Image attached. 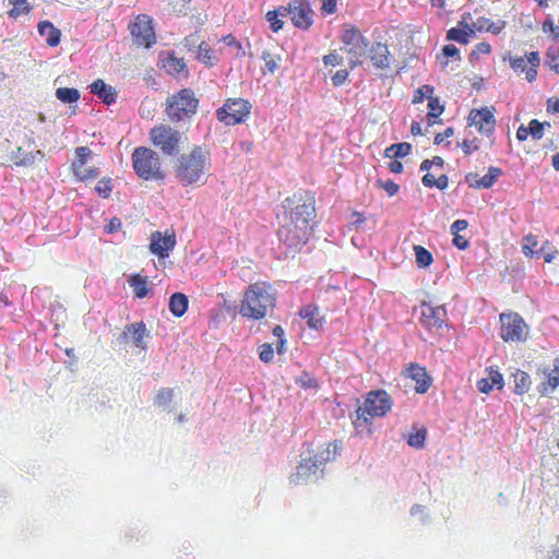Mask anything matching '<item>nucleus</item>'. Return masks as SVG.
Wrapping results in <instances>:
<instances>
[{
  "mask_svg": "<svg viewBox=\"0 0 559 559\" xmlns=\"http://www.w3.org/2000/svg\"><path fill=\"white\" fill-rule=\"evenodd\" d=\"M370 59L378 69H385L390 66V52L385 44L376 43L370 48Z\"/></svg>",
  "mask_w": 559,
  "mask_h": 559,
  "instance_id": "obj_22",
  "label": "nucleus"
},
{
  "mask_svg": "<svg viewBox=\"0 0 559 559\" xmlns=\"http://www.w3.org/2000/svg\"><path fill=\"white\" fill-rule=\"evenodd\" d=\"M122 224L120 218L112 217L109 219V222L105 225L104 230L106 234H112L118 231L121 228Z\"/></svg>",
  "mask_w": 559,
  "mask_h": 559,
  "instance_id": "obj_54",
  "label": "nucleus"
},
{
  "mask_svg": "<svg viewBox=\"0 0 559 559\" xmlns=\"http://www.w3.org/2000/svg\"><path fill=\"white\" fill-rule=\"evenodd\" d=\"M502 389L503 377L498 370L488 369V377L478 380L477 388L483 393H489L493 388Z\"/></svg>",
  "mask_w": 559,
  "mask_h": 559,
  "instance_id": "obj_24",
  "label": "nucleus"
},
{
  "mask_svg": "<svg viewBox=\"0 0 559 559\" xmlns=\"http://www.w3.org/2000/svg\"><path fill=\"white\" fill-rule=\"evenodd\" d=\"M164 68L169 74H179L186 69V63L182 58L176 57L174 53L168 55L164 60Z\"/></svg>",
  "mask_w": 559,
  "mask_h": 559,
  "instance_id": "obj_34",
  "label": "nucleus"
},
{
  "mask_svg": "<svg viewBox=\"0 0 559 559\" xmlns=\"http://www.w3.org/2000/svg\"><path fill=\"white\" fill-rule=\"evenodd\" d=\"M112 180L109 177L100 179L95 186L96 193L103 199H108L112 192Z\"/></svg>",
  "mask_w": 559,
  "mask_h": 559,
  "instance_id": "obj_43",
  "label": "nucleus"
},
{
  "mask_svg": "<svg viewBox=\"0 0 559 559\" xmlns=\"http://www.w3.org/2000/svg\"><path fill=\"white\" fill-rule=\"evenodd\" d=\"M502 170L498 167H489L488 173L478 180V189H488L501 176Z\"/></svg>",
  "mask_w": 559,
  "mask_h": 559,
  "instance_id": "obj_39",
  "label": "nucleus"
},
{
  "mask_svg": "<svg viewBox=\"0 0 559 559\" xmlns=\"http://www.w3.org/2000/svg\"><path fill=\"white\" fill-rule=\"evenodd\" d=\"M547 376V382H543L538 386L539 393L547 395L551 393L559 385V358L554 360V369L545 371Z\"/></svg>",
  "mask_w": 559,
  "mask_h": 559,
  "instance_id": "obj_25",
  "label": "nucleus"
},
{
  "mask_svg": "<svg viewBox=\"0 0 559 559\" xmlns=\"http://www.w3.org/2000/svg\"><path fill=\"white\" fill-rule=\"evenodd\" d=\"M445 310L442 307L433 308L424 304L421 306V323L428 329H439L444 321Z\"/></svg>",
  "mask_w": 559,
  "mask_h": 559,
  "instance_id": "obj_19",
  "label": "nucleus"
},
{
  "mask_svg": "<svg viewBox=\"0 0 559 559\" xmlns=\"http://www.w3.org/2000/svg\"><path fill=\"white\" fill-rule=\"evenodd\" d=\"M44 153L40 150L35 152L26 153L22 147H17L14 153L13 159L15 166H31L35 163L36 158H44Z\"/></svg>",
  "mask_w": 559,
  "mask_h": 559,
  "instance_id": "obj_27",
  "label": "nucleus"
},
{
  "mask_svg": "<svg viewBox=\"0 0 559 559\" xmlns=\"http://www.w3.org/2000/svg\"><path fill=\"white\" fill-rule=\"evenodd\" d=\"M189 300L182 293H175L169 298V311L177 318L182 317L188 310Z\"/></svg>",
  "mask_w": 559,
  "mask_h": 559,
  "instance_id": "obj_26",
  "label": "nucleus"
},
{
  "mask_svg": "<svg viewBox=\"0 0 559 559\" xmlns=\"http://www.w3.org/2000/svg\"><path fill=\"white\" fill-rule=\"evenodd\" d=\"M462 148L466 155H469L474 151L478 150V145L475 143V140H472V141L464 140L462 143Z\"/></svg>",
  "mask_w": 559,
  "mask_h": 559,
  "instance_id": "obj_62",
  "label": "nucleus"
},
{
  "mask_svg": "<svg viewBox=\"0 0 559 559\" xmlns=\"http://www.w3.org/2000/svg\"><path fill=\"white\" fill-rule=\"evenodd\" d=\"M277 236L289 248H299L308 242L316 218V199L313 193L299 190L287 197L283 203Z\"/></svg>",
  "mask_w": 559,
  "mask_h": 559,
  "instance_id": "obj_1",
  "label": "nucleus"
},
{
  "mask_svg": "<svg viewBox=\"0 0 559 559\" xmlns=\"http://www.w3.org/2000/svg\"><path fill=\"white\" fill-rule=\"evenodd\" d=\"M391 407L392 400L385 391H371L367 394L364 404L358 407L353 424L357 429L369 426L374 417L386 415Z\"/></svg>",
  "mask_w": 559,
  "mask_h": 559,
  "instance_id": "obj_5",
  "label": "nucleus"
},
{
  "mask_svg": "<svg viewBox=\"0 0 559 559\" xmlns=\"http://www.w3.org/2000/svg\"><path fill=\"white\" fill-rule=\"evenodd\" d=\"M252 105L245 98H227L224 105L216 109L215 115L225 126H236L246 122L249 118Z\"/></svg>",
  "mask_w": 559,
  "mask_h": 559,
  "instance_id": "obj_8",
  "label": "nucleus"
},
{
  "mask_svg": "<svg viewBox=\"0 0 559 559\" xmlns=\"http://www.w3.org/2000/svg\"><path fill=\"white\" fill-rule=\"evenodd\" d=\"M388 168L393 174H401L403 171V164L397 159H393L389 163Z\"/></svg>",
  "mask_w": 559,
  "mask_h": 559,
  "instance_id": "obj_64",
  "label": "nucleus"
},
{
  "mask_svg": "<svg viewBox=\"0 0 559 559\" xmlns=\"http://www.w3.org/2000/svg\"><path fill=\"white\" fill-rule=\"evenodd\" d=\"M443 110H444V108L440 104L439 98L435 97V96L430 97V99L428 100V114H427L428 126L440 123L439 117L441 116Z\"/></svg>",
  "mask_w": 559,
  "mask_h": 559,
  "instance_id": "obj_29",
  "label": "nucleus"
},
{
  "mask_svg": "<svg viewBox=\"0 0 559 559\" xmlns=\"http://www.w3.org/2000/svg\"><path fill=\"white\" fill-rule=\"evenodd\" d=\"M199 98L191 88H181L170 95L165 103V115L169 121L177 123L190 120L198 110Z\"/></svg>",
  "mask_w": 559,
  "mask_h": 559,
  "instance_id": "obj_6",
  "label": "nucleus"
},
{
  "mask_svg": "<svg viewBox=\"0 0 559 559\" xmlns=\"http://www.w3.org/2000/svg\"><path fill=\"white\" fill-rule=\"evenodd\" d=\"M90 87L91 93L100 98L106 105H111L116 102L117 92L102 79L95 80Z\"/></svg>",
  "mask_w": 559,
  "mask_h": 559,
  "instance_id": "obj_21",
  "label": "nucleus"
},
{
  "mask_svg": "<svg viewBox=\"0 0 559 559\" xmlns=\"http://www.w3.org/2000/svg\"><path fill=\"white\" fill-rule=\"evenodd\" d=\"M284 16H286V14L282 11V5L266 13V21L270 23V28L274 33H277L283 28L284 22L282 21L281 17Z\"/></svg>",
  "mask_w": 559,
  "mask_h": 559,
  "instance_id": "obj_35",
  "label": "nucleus"
},
{
  "mask_svg": "<svg viewBox=\"0 0 559 559\" xmlns=\"http://www.w3.org/2000/svg\"><path fill=\"white\" fill-rule=\"evenodd\" d=\"M543 31L545 33L550 32L555 38H559V26L555 25L552 20H550V19H547L543 23Z\"/></svg>",
  "mask_w": 559,
  "mask_h": 559,
  "instance_id": "obj_58",
  "label": "nucleus"
},
{
  "mask_svg": "<svg viewBox=\"0 0 559 559\" xmlns=\"http://www.w3.org/2000/svg\"><path fill=\"white\" fill-rule=\"evenodd\" d=\"M526 64L524 57L510 58V66L515 71L524 72L526 70Z\"/></svg>",
  "mask_w": 559,
  "mask_h": 559,
  "instance_id": "obj_56",
  "label": "nucleus"
},
{
  "mask_svg": "<svg viewBox=\"0 0 559 559\" xmlns=\"http://www.w3.org/2000/svg\"><path fill=\"white\" fill-rule=\"evenodd\" d=\"M501 337L506 341L521 342L526 337V323L516 313L500 314Z\"/></svg>",
  "mask_w": 559,
  "mask_h": 559,
  "instance_id": "obj_13",
  "label": "nucleus"
},
{
  "mask_svg": "<svg viewBox=\"0 0 559 559\" xmlns=\"http://www.w3.org/2000/svg\"><path fill=\"white\" fill-rule=\"evenodd\" d=\"M506 23L503 21L492 22L490 21V24L488 26V32L492 34H499L502 28L504 27Z\"/></svg>",
  "mask_w": 559,
  "mask_h": 559,
  "instance_id": "obj_63",
  "label": "nucleus"
},
{
  "mask_svg": "<svg viewBox=\"0 0 559 559\" xmlns=\"http://www.w3.org/2000/svg\"><path fill=\"white\" fill-rule=\"evenodd\" d=\"M173 393H174L173 390L169 388L160 389L156 394V399H155L156 405H158V406L168 405L173 400V395H174Z\"/></svg>",
  "mask_w": 559,
  "mask_h": 559,
  "instance_id": "obj_49",
  "label": "nucleus"
},
{
  "mask_svg": "<svg viewBox=\"0 0 559 559\" xmlns=\"http://www.w3.org/2000/svg\"><path fill=\"white\" fill-rule=\"evenodd\" d=\"M296 383L304 389L318 388V381L307 371L302 372L300 377L296 378Z\"/></svg>",
  "mask_w": 559,
  "mask_h": 559,
  "instance_id": "obj_50",
  "label": "nucleus"
},
{
  "mask_svg": "<svg viewBox=\"0 0 559 559\" xmlns=\"http://www.w3.org/2000/svg\"><path fill=\"white\" fill-rule=\"evenodd\" d=\"M90 156H91V150L87 146L76 147L75 148L76 160L72 164L71 167L84 166Z\"/></svg>",
  "mask_w": 559,
  "mask_h": 559,
  "instance_id": "obj_48",
  "label": "nucleus"
},
{
  "mask_svg": "<svg viewBox=\"0 0 559 559\" xmlns=\"http://www.w3.org/2000/svg\"><path fill=\"white\" fill-rule=\"evenodd\" d=\"M38 33L45 37L46 44L50 47H57L61 40V32L49 21L38 23Z\"/></svg>",
  "mask_w": 559,
  "mask_h": 559,
  "instance_id": "obj_23",
  "label": "nucleus"
},
{
  "mask_svg": "<svg viewBox=\"0 0 559 559\" xmlns=\"http://www.w3.org/2000/svg\"><path fill=\"white\" fill-rule=\"evenodd\" d=\"M423 185L427 188H438L440 190H443L449 185L448 176L440 175L438 178H436L432 174L427 173L421 178Z\"/></svg>",
  "mask_w": 559,
  "mask_h": 559,
  "instance_id": "obj_36",
  "label": "nucleus"
},
{
  "mask_svg": "<svg viewBox=\"0 0 559 559\" xmlns=\"http://www.w3.org/2000/svg\"><path fill=\"white\" fill-rule=\"evenodd\" d=\"M71 168H72V171H73L75 178L80 181L94 179V178L98 177V175H99V170L96 167H85V165H84V166L71 167Z\"/></svg>",
  "mask_w": 559,
  "mask_h": 559,
  "instance_id": "obj_40",
  "label": "nucleus"
},
{
  "mask_svg": "<svg viewBox=\"0 0 559 559\" xmlns=\"http://www.w3.org/2000/svg\"><path fill=\"white\" fill-rule=\"evenodd\" d=\"M264 61L263 73L274 74L281 67L282 57L271 50H264L261 56Z\"/></svg>",
  "mask_w": 559,
  "mask_h": 559,
  "instance_id": "obj_28",
  "label": "nucleus"
},
{
  "mask_svg": "<svg viewBox=\"0 0 559 559\" xmlns=\"http://www.w3.org/2000/svg\"><path fill=\"white\" fill-rule=\"evenodd\" d=\"M454 56V44H449L443 47V57H438L442 66L448 64V58Z\"/></svg>",
  "mask_w": 559,
  "mask_h": 559,
  "instance_id": "obj_57",
  "label": "nucleus"
},
{
  "mask_svg": "<svg viewBox=\"0 0 559 559\" xmlns=\"http://www.w3.org/2000/svg\"><path fill=\"white\" fill-rule=\"evenodd\" d=\"M273 335L277 338L276 350L280 355L286 352V338L285 331L281 325L274 326L272 331Z\"/></svg>",
  "mask_w": 559,
  "mask_h": 559,
  "instance_id": "obj_47",
  "label": "nucleus"
},
{
  "mask_svg": "<svg viewBox=\"0 0 559 559\" xmlns=\"http://www.w3.org/2000/svg\"><path fill=\"white\" fill-rule=\"evenodd\" d=\"M150 141L164 155H176L180 148V133L168 124L153 127L150 130Z\"/></svg>",
  "mask_w": 559,
  "mask_h": 559,
  "instance_id": "obj_9",
  "label": "nucleus"
},
{
  "mask_svg": "<svg viewBox=\"0 0 559 559\" xmlns=\"http://www.w3.org/2000/svg\"><path fill=\"white\" fill-rule=\"evenodd\" d=\"M132 167L136 176L143 180L163 181L165 173L159 155L150 147H135L132 155Z\"/></svg>",
  "mask_w": 559,
  "mask_h": 559,
  "instance_id": "obj_7",
  "label": "nucleus"
},
{
  "mask_svg": "<svg viewBox=\"0 0 559 559\" xmlns=\"http://www.w3.org/2000/svg\"><path fill=\"white\" fill-rule=\"evenodd\" d=\"M468 121L469 126H475L484 134H490L496 123L492 111L487 107L472 110L468 115Z\"/></svg>",
  "mask_w": 559,
  "mask_h": 559,
  "instance_id": "obj_16",
  "label": "nucleus"
},
{
  "mask_svg": "<svg viewBox=\"0 0 559 559\" xmlns=\"http://www.w3.org/2000/svg\"><path fill=\"white\" fill-rule=\"evenodd\" d=\"M282 11L299 29L307 31L313 24L314 12L308 0H292L286 5H282Z\"/></svg>",
  "mask_w": 559,
  "mask_h": 559,
  "instance_id": "obj_11",
  "label": "nucleus"
},
{
  "mask_svg": "<svg viewBox=\"0 0 559 559\" xmlns=\"http://www.w3.org/2000/svg\"><path fill=\"white\" fill-rule=\"evenodd\" d=\"M130 286L133 288L134 295L138 298H144L147 293V278L139 274L132 275L129 280Z\"/></svg>",
  "mask_w": 559,
  "mask_h": 559,
  "instance_id": "obj_32",
  "label": "nucleus"
},
{
  "mask_svg": "<svg viewBox=\"0 0 559 559\" xmlns=\"http://www.w3.org/2000/svg\"><path fill=\"white\" fill-rule=\"evenodd\" d=\"M322 12L332 14L336 11V0H322Z\"/></svg>",
  "mask_w": 559,
  "mask_h": 559,
  "instance_id": "obj_60",
  "label": "nucleus"
},
{
  "mask_svg": "<svg viewBox=\"0 0 559 559\" xmlns=\"http://www.w3.org/2000/svg\"><path fill=\"white\" fill-rule=\"evenodd\" d=\"M435 88L431 85H423L415 90L413 96V104L423 103L425 99H430L433 96Z\"/></svg>",
  "mask_w": 559,
  "mask_h": 559,
  "instance_id": "obj_44",
  "label": "nucleus"
},
{
  "mask_svg": "<svg viewBox=\"0 0 559 559\" xmlns=\"http://www.w3.org/2000/svg\"><path fill=\"white\" fill-rule=\"evenodd\" d=\"M490 24V20L485 17H478L475 22H469L467 17L463 16L462 21L456 27V43L466 44L468 37L474 35L476 31H487Z\"/></svg>",
  "mask_w": 559,
  "mask_h": 559,
  "instance_id": "obj_14",
  "label": "nucleus"
},
{
  "mask_svg": "<svg viewBox=\"0 0 559 559\" xmlns=\"http://www.w3.org/2000/svg\"><path fill=\"white\" fill-rule=\"evenodd\" d=\"M347 78L348 72L346 70H340L333 75L332 81L334 85H341L347 80Z\"/></svg>",
  "mask_w": 559,
  "mask_h": 559,
  "instance_id": "obj_59",
  "label": "nucleus"
},
{
  "mask_svg": "<svg viewBox=\"0 0 559 559\" xmlns=\"http://www.w3.org/2000/svg\"><path fill=\"white\" fill-rule=\"evenodd\" d=\"M56 97L64 104H71L79 100L80 93L73 87H59L56 91Z\"/></svg>",
  "mask_w": 559,
  "mask_h": 559,
  "instance_id": "obj_37",
  "label": "nucleus"
},
{
  "mask_svg": "<svg viewBox=\"0 0 559 559\" xmlns=\"http://www.w3.org/2000/svg\"><path fill=\"white\" fill-rule=\"evenodd\" d=\"M147 336L148 333L143 321L126 325L123 332L121 333V340L124 343L131 342L135 347L140 349L146 348L145 337Z\"/></svg>",
  "mask_w": 559,
  "mask_h": 559,
  "instance_id": "obj_15",
  "label": "nucleus"
},
{
  "mask_svg": "<svg viewBox=\"0 0 559 559\" xmlns=\"http://www.w3.org/2000/svg\"><path fill=\"white\" fill-rule=\"evenodd\" d=\"M414 252L419 267H427L432 263V254L423 246H414Z\"/></svg>",
  "mask_w": 559,
  "mask_h": 559,
  "instance_id": "obj_41",
  "label": "nucleus"
},
{
  "mask_svg": "<svg viewBox=\"0 0 559 559\" xmlns=\"http://www.w3.org/2000/svg\"><path fill=\"white\" fill-rule=\"evenodd\" d=\"M276 306V292L273 286L263 281L250 284L240 300L239 313L249 320H262Z\"/></svg>",
  "mask_w": 559,
  "mask_h": 559,
  "instance_id": "obj_4",
  "label": "nucleus"
},
{
  "mask_svg": "<svg viewBox=\"0 0 559 559\" xmlns=\"http://www.w3.org/2000/svg\"><path fill=\"white\" fill-rule=\"evenodd\" d=\"M341 40L345 51L350 56V67L360 64L369 45L362 33L356 26L347 27L343 31Z\"/></svg>",
  "mask_w": 559,
  "mask_h": 559,
  "instance_id": "obj_10",
  "label": "nucleus"
},
{
  "mask_svg": "<svg viewBox=\"0 0 559 559\" xmlns=\"http://www.w3.org/2000/svg\"><path fill=\"white\" fill-rule=\"evenodd\" d=\"M376 187L383 189L389 197H394L400 191V186L391 179H378L376 181Z\"/></svg>",
  "mask_w": 559,
  "mask_h": 559,
  "instance_id": "obj_45",
  "label": "nucleus"
},
{
  "mask_svg": "<svg viewBox=\"0 0 559 559\" xmlns=\"http://www.w3.org/2000/svg\"><path fill=\"white\" fill-rule=\"evenodd\" d=\"M341 450L342 443L338 441L329 442L317 449L307 445L300 454L296 471L289 476L290 484L300 486L318 480L325 464L334 461L341 454Z\"/></svg>",
  "mask_w": 559,
  "mask_h": 559,
  "instance_id": "obj_2",
  "label": "nucleus"
},
{
  "mask_svg": "<svg viewBox=\"0 0 559 559\" xmlns=\"http://www.w3.org/2000/svg\"><path fill=\"white\" fill-rule=\"evenodd\" d=\"M512 376L514 378V392L516 394L521 395L530 390L531 378L528 373L522 370H516Z\"/></svg>",
  "mask_w": 559,
  "mask_h": 559,
  "instance_id": "obj_30",
  "label": "nucleus"
},
{
  "mask_svg": "<svg viewBox=\"0 0 559 559\" xmlns=\"http://www.w3.org/2000/svg\"><path fill=\"white\" fill-rule=\"evenodd\" d=\"M176 245L175 235H163L160 231H154L151 235L150 250L158 258H167Z\"/></svg>",
  "mask_w": 559,
  "mask_h": 559,
  "instance_id": "obj_17",
  "label": "nucleus"
},
{
  "mask_svg": "<svg viewBox=\"0 0 559 559\" xmlns=\"http://www.w3.org/2000/svg\"><path fill=\"white\" fill-rule=\"evenodd\" d=\"M222 40L227 45V46H230V47H235L237 50H242V46L241 44L236 39L235 36H233L231 34L229 35H226L222 38Z\"/></svg>",
  "mask_w": 559,
  "mask_h": 559,
  "instance_id": "obj_61",
  "label": "nucleus"
},
{
  "mask_svg": "<svg viewBox=\"0 0 559 559\" xmlns=\"http://www.w3.org/2000/svg\"><path fill=\"white\" fill-rule=\"evenodd\" d=\"M9 3L12 5V9L9 11V16L13 19L28 14L32 10L27 0H9Z\"/></svg>",
  "mask_w": 559,
  "mask_h": 559,
  "instance_id": "obj_38",
  "label": "nucleus"
},
{
  "mask_svg": "<svg viewBox=\"0 0 559 559\" xmlns=\"http://www.w3.org/2000/svg\"><path fill=\"white\" fill-rule=\"evenodd\" d=\"M490 52V45L488 43H479L476 48L471 52V59H477L479 55H487Z\"/></svg>",
  "mask_w": 559,
  "mask_h": 559,
  "instance_id": "obj_53",
  "label": "nucleus"
},
{
  "mask_svg": "<svg viewBox=\"0 0 559 559\" xmlns=\"http://www.w3.org/2000/svg\"><path fill=\"white\" fill-rule=\"evenodd\" d=\"M273 357H274V349H273L272 344H270V343H264V344H262V345L259 347V358H260L263 362H270V361H272Z\"/></svg>",
  "mask_w": 559,
  "mask_h": 559,
  "instance_id": "obj_51",
  "label": "nucleus"
},
{
  "mask_svg": "<svg viewBox=\"0 0 559 559\" xmlns=\"http://www.w3.org/2000/svg\"><path fill=\"white\" fill-rule=\"evenodd\" d=\"M197 58L207 66H213L215 63L214 52L205 41H202L199 45Z\"/></svg>",
  "mask_w": 559,
  "mask_h": 559,
  "instance_id": "obj_42",
  "label": "nucleus"
},
{
  "mask_svg": "<svg viewBox=\"0 0 559 559\" xmlns=\"http://www.w3.org/2000/svg\"><path fill=\"white\" fill-rule=\"evenodd\" d=\"M545 126L550 127L549 122L542 123L536 119L531 120L528 123L530 134L533 139L539 140L544 135V128Z\"/></svg>",
  "mask_w": 559,
  "mask_h": 559,
  "instance_id": "obj_46",
  "label": "nucleus"
},
{
  "mask_svg": "<svg viewBox=\"0 0 559 559\" xmlns=\"http://www.w3.org/2000/svg\"><path fill=\"white\" fill-rule=\"evenodd\" d=\"M135 45L148 48L155 44L156 37L152 19L146 14H139L129 25Z\"/></svg>",
  "mask_w": 559,
  "mask_h": 559,
  "instance_id": "obj_12",
  "label": "nucleus"
},
{
  "mask_svg": "<svg viewBox=\"0 0 559 559\" xmlns=\"http://www.w3.org/2000/svg\"><path fill=\"white\" fill-rule=\"evenodd\" d=\"M211 166L210 151L205 146L195 145L177 158L174 174L182 187H200L206 182Z\"/></svg>",
  "mask_w": 559,
  "mask_h": 559,
  "instance_id": "obj_3",
  "label": "nucleus"
},
{
  "mask_svg": "<svg viewBox=\"0 0 559 559\" xmlns=\"http://www.w3.org/2000/svg\"><path fill=\"white\" fill-rule=\"evenodd\" d=\"M299 316L306 320L307 325L312 330H320L325 323V318L320 314L319 308L313 305H307L301 308Z\"/></svg>",
  "mask_w": 559,
  "mask_h": 559,
  "instance_id": "obj_20",
  "label": "nucleus"
},
{
  "mask_svg": "<svg viewBox=\"0 0 559 559\" xmlns=\"http://www.w3.org/2000/svg\"><path fill=\"white\" fill-rule=\"evenodd\" d=\"M526 243L523 246V253L527 257L534 254L533 247L537 245V240L534 236L528 235L525 237Z\"/></svg>",
  "mask_w": 559,
  "mask_h": 559,
  "instance_id": "obj_55",
  "label": "nucleus"
},
{
  "mask_svg": "<svg viewBox=\"0 0 559 559\" xmlns=\"http://www.w3.org/2000/svg\"><path fill=\"white\" fill-rule=\"evenodd\" d=\"M412 145L407 142L392 144L384 151V156L388 158L405 157L411 153Z\"/></svg>",
  "mask_w": 559,
  "mask_h": 559,
  "instance_id": "obj_31",
  "label": "nucleus"
},
{
  "mask_svg": "<svg viewBox=\"0 0 559 559\" xmlns=\"http://www.w3.org/2000/svg\"><path fill=\"white\" fill-rule=\"evenodd\" d=\"M427 439V429L425 427L416 428L408 435L407 443L412 448L421 449Z\"/></svg>",
  "mask_w": 559,
  "mask_h": 559,
  "instance_id": "obj_33",
  "label": "nucleus"
},
{
  "mask_svg": "<svg viewBox=\"0 0 559 559\" xmlns=\"http://www.w3.org/2000/svg\"><path fill=\"white\" fill-rule=\"evenodd\" d=\"M404 374L415 381V391L417 393H426L431 385V378L427 373L426 369L418 364H411L404 370Z\"/></svg>",
  "mask_w": 559,
  "mask_h": 559,
  "instance_id": "obj_18",
  "label": "nucleus"
},
{
  "mask_svg": "<svg viewBox=\"0 0 559 559\" xmlns=\"http://www.w3.org/2000/svg\"><path fill=\"white\" fill-rule=\"evenodd\" d=\"M342 62H343V58L336 51H333L323 57V63L326 67H329V66L336 67V66L342 64Z\"/></svg>",
  "mask_w": 559,
  "mask_h": 559,
  "instance_id": "obj_52",
  "label": "nucleus"
}]
</instances>
